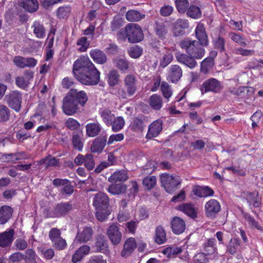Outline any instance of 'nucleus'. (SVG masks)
<instances>
[{
  "instance_id": "nucleus-13",
  "label": "nucleus",
  "mask_w": 263,
  "mask_h": 263,
  "mask_svg": "<svg viewBox=\"0 0 263 263\" xmlns=\"http://www.w3.org/2000/svg\"><path fill=\"white\" fill-rule=\"evenodd\" d=\"M175 57L179 63L184 64L190 69L194 68L197 65L196 58H194L187 53L186 54L177 53L176 54Z\"/></svg>"
},
{
  "instance_id": "nucleus-54",
  "label": "nucleus",
  "mask_w": 263,
  "mask_h": 263,
  "mask_svg": "<svg viewBox=\"0 0 263 263\" xmlns=\"http://www.w3.org/2000/svg\"><path fill=\"white\" fill-rule=\"evenodd\" d=\"M71 11V7L69 6L59 7L57 11V14L59 18H64L67 17Z\"/></svg>"
},
{
  "instance_id": "nucleus-37",
  "label": "nucleus",
  "mask_w": 263,
  "mask_h": 263,
  "mask_svg": "<svg viewBox=\"0 0 263 263\" xmlns=\"http://www.w3.org/2000/svg\"><path fill=\"white\" fill-rule=\"evenodd\" d=\"M145 17V15L138 11L135 10H129L126 12V18L128 21L137 22Z\"/></svg>"
},
{
  "instance_id": "nucleus-2",
  "label": "nucleus",
  "mask_w": 263,
  "mask_h": 263,
  "mask_svg": "<svg viewBox=\"0 0 263 263\" xmlns=\"http://www.w3.org/2000/svg\"><path fill=\"white\" fill-rule=\"evenodd\" d=\"M87 100L88 97L84 91L71 89L63 99V111L67 115H73L79 111L80 106H84Z\"/></svg>"
},
{
  "instance_id": "nucleus-29",
  "label": "nucleus",
  "mask_w": 263,
  "mask_h": 263,
  "mask_svg": "<svg viewBox=\"0 0 263 263\" xmlns=\"http://www.w3.org/2000/svg\"><path fill=\"white\" fill-rule=\"evenodd\" d=\"M128 178L127 172L125 170H121L115 172L108 178V181L111 183L117 182H124Z\"/></svg>"
},
{
  "instance_id": "nucleus-32",
  "label": "nucleus",
  "mask_w": 263,
  "mask_h": 263,
  "mask_svg": "<svg viewBox=\"0 0 263 263\" xmlns=\"http://www.w3.org/2000/svg\"><path fill=\"white\" fill-rule=\"evenodd\" d=\"M194 193L195 195L200 197H206L212 196L214 195V191L208 186H199L194 190Z\"/></svg>"
},
{
  "instance_id": "nucleus-46",
  "label": "nucleus",
  "mask_w": 263,
  "mask_h": 263,
  "mask_svg": "<svg viewBox=\"0 0 263 263\" xmlns=\"http://www.w3.org/2000/svg\"><path fill=\"white\" fill-rule=\"evenodd\" d=\"M124 124V119L122 117H118L116 118H115L111 125H112V130L116 132L122 129Z\"/></svg>"
},
{
  "instance_id": "nucleus-5",
  "label": "nucleus",
  "mask_w": 263,
  "mask_h": 263,
  "mask_svg": "<svg viewBox=\"0 0 263 263\" xmlns=\"http://www.w3.org/2000/svg\"><path fill=\"white\" fill-rule=\"evenodd\" d=\"M120 32L121 34L125 35L130 43L140 42L143 38L141 27L136 24H128L124 29L120 30Z\"/></svg>"
},
{
  "instance_id": "nucleus-59",
  "label": "nucleus",
  "mask_w": 263,
  "mask_h": 263,
  "mask_svg": "<svg viewBox=\"0 0 263 263\" xmlns=\"http://www.w3.org/2000/svg\"><path fill=\"white\" fill-rule=\"evenodd\" d=\"M72 143L73 147L78 150L81 151L83 149V143L81 141L80 136L78 135H74L72 138Z\"/></svg>"
},
{
  "instance_id": "nucleus-50",
  "label": "nucleus",
  "mask_w": 263,
  "mask_h": 263,
  "mask_svg": "<svg viewBox=\"0 0 263 263\" xmlns=\"http://www.w3.org/2000/svg\"><path fill=\"white\" fill-rule=\"evenodd\" d=\"M239 246V242L238 239H231L227 247V251L231 254H234L237 252Z\"/></svg>"
},
{
  "instance_id": "nucleus-24",
  "label": "nucleus",
  "mask_w": 263,
  "mask_h": 263,
  "mask_svg": "<svg viewBox=\"0 0 263 263\" xmlns=\"http://www.w3.org/2000/svg\"><path fill=\"white\" fill-rule=\"evenodd\" d=\"M173 232L176 234L183 233L185 228L184 221L178 217H174L171 221Z\"/></svg>"
},
{
  "instance_id": "nucleus-47",
  "label": "nucleus",
  "mask_w": 263,
  "mask_h": 263,
  "mask_svg": "<svg viewBox=\"0 0 263 263\" xmlns=\"http://www.w3.org/2000/svg\"><path fill=\"white\" fill-rule=\"evenodd\" d=\"M33 27L34 28L33 33L37 37L42 39L45 36V30L43 25L35 22L33 25Z\"/></svg>"
},
{
  "instance_id": "nucleus-7",
  "label": "nucleus",
  "mask_w": 263,
  "mask_h": 263,
  "mask_svg": "<svg viewBox=\"0 0 263 263\" xmlns=\"http://www.w3.org/2000/svg\"><path fill=\"white\" fill-rule=\"evenodd\" d=\"M76 209V206L70 201L58 203L48 213V216L53 218H59L68 215Z\"/></svg>"
},
{
  "instance_id": "nucleus-20",
  "label": "nucleus",
  "mask_w": 263,
  "mask_h": 263,
  "mask_svg": "<svg viewBox=\"0 0 263 263\" xmlns=\"http://www.w3.org/2000/svg\"><path fill=\"white\" fill-rule=\"evenodd\" d=\"M14 234V230L12 229L1 233L0 247H6L10 246L13 241Z\"/></svg>"
},
{
  "instance_id": "nucleus-39",
  "label": "nucleus",
  "mask_w": 263,
  "mask_h": 263,
  "mask_svg": "<svg viewBox=\"0 0 263 263\" xmlns=\"http://www.w3.org/2000/svg\"><path fill=\"white\" fill-rule=\"evenodd\" d=\"M155 31L159 37H164L167 33V26L164 23L156 21L155 22Z\"/></svg>"
},
{
  "instance_id": "nucleus-21",
  "label": "nucleus",
  "mask_w": 263,
  "mask_h": 263,
  "mask_svg": "<svg viewBox=\"0 0 263 263\" xmlns=\"http://www.w3.org/2000/svg\"><path fill=\"white\" fill-rule=\"evenodd\" d=\"M106 137H99L96 138L91 144V152L98 154L101 153L106 145Z\"/></svg>"
},
{
  "instance_id": "nucleus-40",
  "label": "nucleus",
  "mask_w": 263,
  "mask_h": 263,
  "mask_svg": "<svg viewBox=\"0 0 263 263\" xmlns=\"http://www.w3.org/2000/svg\"><path fill=\"white\" fill-rule=\"evenodd\" d=\"M101 117L103 122L107 125H111L115 119V115L108 109H104L101 112Z\"/></svg>"
},
{
  "instance_id": "nucleus-16",
  "label": "nucleus",
  "mask_w": 263,
  "mask_h": 263,
  "mask_svg": "<svg viewBox=\"0 0 263 263\" xmlns=\"http://www.w3.org/2000/svg\"><path fill=\"white\" fill-rule=\"evenodd\" d=\"M94 247L97 252L106 253L108 252L107 240L104 235L99 234L97 236Z\"/></svg>"
},
{
  "instance_id": "nucleus-19",
  "label": "nucleus",
  "mask_w": 263,
  "mask_h": 263,
  "mask_svg": "<svg viewBox=\"0 0 263 263\" xmlns=\"http://www.w3.org/2000/svg\"><path fill=\"white\" fill-rule=\"evenodd\" d=\"M137 247V244L134 238L130 237L124 243L123 249L121 255L123 257L129 256L134 251Z\"/></svg>"
},
{
  "instance_id": "nucleus-9",
  "label": "nucleus",
  "mask_w": 263,
  "mask_h": 263,
  "mask_svg": "<svg viewBox=\"0 0 263 263\" xmlns=\"http://www.w3.org/2000/svg\"><path fill=\"white\" fill-rule=\"evenodd\" d=\"M221 89L222 86L220 82L215 78H210L205 81L200 87L202 94L208 91L217 93L219 92Z\"/></svg>"
},
{
  "instance_id": "nucleus-60",
  "label": "nucleus",
  "mask_w": 263,
  "mask_h": 263,
  "mask_svg": "<svg viewBox=\"0 0 263 263\" xmlns=\"http://www.w3.org/2000/svg\"><path fill=\"white\" fill-rule=\"evenodd\" d=\"M229 36L232 41L237 43L238 44L243 47L246 46L247 44L245 41L244 39L238 34L232 32L229 33Z\"/></svg>"
},
{
  "instance_id": "nucleus-25",
  "label": "nucleus",
  "mask_w": 263,
  "mask_h": 263,
  "mask_svg": "<svg viewBox=\"0 0 263 263\" xmlns=\"http://www.w3.org/2000/svg\"><path fill=\"white\" fill-rule=\"evenodd\" d=\"M13 212V209L8 205L0 207V223L5 224L11 218Z\"/></svg>"
},
{
  "instance_id": "nucleus-22",
  "label": "nucleus",
  "mask_w": 263,
  "mask_h": 263,
  "mask_svg": "<svg viewBox=\"0 0 263 263\" xmlns=\"http://www.w3.org/2000/svg\"><path fill=\"white\" fill-rule=\"evenodd\" d=\"M182 75V71L181 67L177 65H173L170 68L168 79L173 83L178 82Z\"/></svg>"
},
{
  "instance_id": "nucleus-55",
  "label": "nucleus",
  "mask_w": 263,
  "mask_h": 263,
  "mask_svg": "<svg viewBox=\"0 0 263 263\" xmlns=\"http://www.w3.org/2000/svg\"><path fill=\"white\" fill-rule=\"evenodd\" d=\"M213 64V60L211 58H206L201 63L200 70L201 72L206 73L209 69L212 68Z\"/></svg>"
},
{
  "instance_id": "nucleus-33",
  "label": "nucleus",
  "mask_w": 263,
  "mask_h": 263,
  "mask_svg": "<svg viewBox=\"0 0 263 263\" xmlns=\"http://www.w3.org/2000/svg\"><path fill=\"white\" fill-rule=\"evenodd\" d=\"M126 186L122 183H115L110 185L107 189L109 193L112 195H120L125 193Z\"/></svg>"
},
{
  "instance_id": "nucleus-64",
  "label": "nucleus",
  "mask_w": 263,
  "mask_h": 263,
  "mask_svg": "<svg viewBox=\"0 0 263 263\" xmlns=\"http://www.w3.org/2000/svg\"><path fill=\"white\" fill-rule=\"evenodd\" d=\"M16 85L22 89H26L29 86L30 82L26 80L24 77H17L15 78Z\"/></svg>"
},
{
  "instance_id": "nucleus-43",
  "label": "nucleus",
  "mask_w": 263,
  "mask_h": 263,
  "mask_svg": "<svg viewBox=\"0 0 263 263\" xmlns=\"http://www.w3.org/2000/svg\"><path fill=\"white\" fill-rule=\"evenodd\" d=\"M186 14L191 18L197 19L200 17L201 16V12L198 7L191 5L189 7Z\"/></svg>"
},
{
  "instance_id": "nucleus-38",
  "label": "nucleus",
  "mask_w": 263,
  "mask_h": 263,
  "mask_svg": "<svg viewBox=\"0 0 263 263\" xmlns=\"http://www.w3.org/2000/svg\"><path fill=\"white\" fill-rule=\"evenodd\" d=\"M246 198L249 205H251L252 203L254 207L258 208L261 204L259 198L258 197L257 193H248Z\"/></svg>"
},
{
  "instance_id": "nucleus-48",
  "label": "nucleus",
  "mask_w": 263,
  "mask_h": 263,
  "mask_svg": "<svg viewBox=\"0 0 263 263\" xmlns=\"http://www.w3.org/2000/svg\"><path fill=\"white\" fill-rule=\"evenodd\" d=\"M160 88L163 97L168 99L172 95V90L170 85L167 82L163 81L161 83Z\"/></svg>"
},
{
  "instance_id": "nucleus-52",
  "label": "nucleus",
  "mask_w": 263,
  "mask_h": 263,
  "mask_svg": "<svg viewBox=\"0 0 263 263\" xmlns=\"http://www.w3.org/2000/svg\"><path fill=\"white\" fill-rule=\"evenodd\" d=\"M96 217L97 219L100 221H105L110 213L108 208L102 209H100V210L98 209H96Z\"/></svg>"
},
{
  "instance_id": "nucleus-15",
  "label": "nucleus",
  "mask_w": 263,
  "mask_h": 263,
  "mask_svg": "<svg viewBox=\"0 0 263 263\" xmlns=\"http://www.w3.org/2000/svg\"><path fill=\"white\" fill-rule=\"evenodd\" d=\"M162 129V121L157 120L152 123L148 127L146 138L152 139L158 136Z\"/></svg>"
},
{
  "instance_id": "nucleus-42",
  "label": "nucleus",
  "mask_w": 263,
  "mask_h": 263,
  "mask_svg": "<svg viewBox=\"0 0 263 263\" xmlns=\"http://www.w3.org/2000/svg\"><path fill=\"white\" fill-rule=\"evenodd\" d=\"M10 117V110L5 105L0 104V122H7Z\"/></svg>"
},
{
  "instance_id": "nucleus-53",
  "label": "nucleus",
  "mask_w": 263,
  "mask_h": 263,
  "mask_svg": "<svg viewBox=\"0 0 263 263\" xmlns=\"http://www.w3.org/2000/svg\"><path fill=\"white\" fill-rule=\"evenodd\" d=\"M243 216L245 218V219L249 222V225L252 228H256L257 229L263 231V228L262 227L260 226L258 222L255 221L254 217L251 216L250 214L248 213H243Z\"/></svg>"
},
{
  "instance_id": "nucleus-58",
  "label": "nucleus",
  "mask_w": 263,
  "mask_h": 263,
  "mask_svg": "<svg viewBox=\"0 0 263 263\" xmlns=\"http://www.w3.org/2000/svg\"><path fill=\"white\" fill-rule=\"evenodd\" d=\"M26 255H24V259L26 263H37L35 259V253L32 249L26 251Z\"/></svg>"
},
{
  "instance_id": "nucleus-35",
  "label": "nucleus",
  "mask_w": 263,
  "mask_h": 263,
  "mask_svg": "<svg viewBox=\"0 0 263 263\" xmlns=\"http://www.w3.org/2000/svg\"><path fill=\"white\" fill-rule=\"evenodd\" d=\"M101 129L99 123H88L86 126V134L89 137H95L99 134Z\"/></svg>"
},
{
  "instance_id": "nucleus-45",
  "label": "nucleus",
  "mask_w": 263,
  "mask_h": 263,
  "mask_svg": "<svg viewBox=\"0 0 263 263\" xmlns=\"http://www.w3.org/2000/svg\"><path fill=\"white\" fill-rule=\"evenodd\" d=\"M180 210L193 218L196 217V213L193 205L191 204L186 203L180 206Z\"/></svg>"
},
{
  "instance_id": "nucleus-34",
  "label": "nucleus",
  "mask_w": 263,
  "mask_h": 263,
  "mask_svg": "<svg viewBox=\"0 0 263 263\" xmlns=\"http://www.w3.org/2000/svg\"><path fill=\"white\" fill-rule=\"evenodd\" d=\"M39 165L45 164L46 168L50 166L56 167L59 165V159L48 155L38 162Z\"/></svg>"
},
{
  "instance_id": "nucleus-30",
  "label": "nucleus",
  "mask_w": 263,
  "mask_h": 263,
  "mask_svg": "<svg viewBox=\"0 0 263 263\" xmlns=\"http://www.w3.org/2000/svg\"><path fill=\"white\" fill-rule=\"evenodd\" d=\"M148 103L152 109L159 110L162 107V98L160 95L154 94L150 97Z\"/></svg>"
},
{
  "instance_id": "nucleus-62",
  "label": "nucleus",
  "mask_w": 263,
  "mask_h": 263,
  "mask_svg": "<svg viewBox=\"0 0 263 263\" xmlns=\"http://www.w3.org/2000/svg\"><path fill=\"white\" fill-rule=\"evenodd\" d=\"M66 246L67 243L66 240L62 237H60L52 242V247L58 250H64Z\"/></svg>"
},
{
  "instance_id": "nucleus-23",
  "label": "nucleus",
  "mask_w": 263,
  "mask_h": 263,
  "mask_svg": "<svg viewBox=\"0 0 263 263\" xmlns=\"http://www.w3.org/2000/svg\"><path fill=\"white\" fill-rule=\"evenodd\" d=\"M90 251V248L87 245H83L80 247L73 255L72 262L77 263L81 261L84 255H88Z\"/></svg>"
},
{
  "instance_id": "nucleus-6",
  "label": "nucleus",
  "mask_w": 263,
  "mask_h": 263,
  "mask_svg": "<svg viewBox=\"0 0 263 263\" xmlns=\"http://www.w3.org/2000/svg\"><path fill=\"white\" fill-rule=\"evenodd\" d=\"M160 179L162 186L169 193H172L175 191L181 183V179L179 176L166 173L161 174L160 176Z\"/></svg>"
},
{
  "instance_id": "nucleus-1",
  "label": "nucleus",
  "mask_w": 263,
  "mask_h": 263,
  "mask_svg": "<svg viewBox=\"0 0 263 263\" xmlns=\"http://www.w3.org/2000/svg\"><path fill=\"white\" fill-rule=\"evenodd\" d=\"M73 72L78 81L86 85H96L100 81V72L88 57H81L74 62Z\"/></svg>"
},
{
  "instance_id": "nucleus-27",
  "label": "nucleus",
  "mask_w": 263,
  "mask_h": 263,
  "mask_svg": "<svg viewBox=\"0 0 263 263\" xmlns=\"http://www.w3.org/2000/svg\"><path fill=\"white\" fill-rule=\"evenodd\" d=\"M196 36L199 43L206 46L208 45V36L203 25H198L195 30Z\"/></svg>"
},
{
  "instance_id": "nucleus-4",
  "label": "nucleus",
  "mask_w": 263,
  "mask_h": 263,
  "mask_svg": "<svg viewBox=\"0 0 263 263\" xmlns=\"http://www.w3.org/2000/svg\"><path fill=\"white\" fill-rule=\"evenodd\" d=\"M179 45L182 49L185 50L187 54L197 60L202 59L204 55V45H201L197 41L184 39L180 41Z\"/></svg>"
},
{
  "instance_id": "nucleus-10",
  "label": "nucleus",
  "mask_w": 263,
  "mask_h": 263,
  "mask_svg": "<svg viewBox=\"0 0 263 263\" xmlns=\"http://www.w3.org/2000/svg\"><path fill=\"white\" fill-rule=\"evenodd\" d=\"M106 234L110 241L114 245H117L121 242L122 234L117 224L112 223L111 224L108 228Z\"/></svg>"
},
{
  "instance_id": "nucleus-49",
  "label": "nucleus",
  "mask_w": 263,
  "mask_h": 263,
  "mask_svg": "<svg viewBox=\"0 0 263 263\" xmlns=\"http://www.w3.org/2000/svg\"><path fill=\"white\" fill-rule=\"evenodd\" d=\"M214 45L215 49H217L220 52L225 51V40L220 36L216 38L214 41Z\"/></svg>"
},
{
  "instance_id": "nucleus-56",
  "label": "nucleus",
  "mask_w": 263,
  "mask_h": 263,
  "mask_svg": "<svg viewBox=\"0 0 263 263\" xmlns=\"http://www.w3.org/2000/svg\"><path fill=\"white\" fill-rule=\"evenodd\" d=\"M142 49L137 45H135L128 50L129 55L131 58L137 59L139 58L142 53Z\"/></svg>"
},
{
  "instance_id": "nucleus-26",
  "label": "nucleus",
  "mask_w": 263,
  "mask_h": 263,
  "mask_svg": "<svg viewBox=\"0 0 263 263\" xmlns=\"http://www.w3.org/2000/svg\"><path fill=\"white\" fill-rule=\"evenodd\" d=\"M189 27V22L185 19H178L174 24V33L175 36H178L184 34L182 29H187Z\"/></svg>"
},
{
  "instance_id": "nucleus-57",
  "label": "nucleus",
  "mask_w": 263,
  "mask_h": 263,
  "mask_svg": "<svg viewBox=\"0 0 263 263\" xmlns=\"http://www.w3.org/2000/svg\"><path fill=\"white\" fill-rule=\"evenodd\" d=\"M116 66L121 71H125L129 67L128 61L123 58H119L115 61Z\"/></svg>"
},
{
  "instance_id": "nucleus-3",
  "label": "nucleus",
  "mask_w": 263,
  "mask_h": 263,
  "mask_svg": "<svg viewBox=\"0 0 263 263\" xmlns=\"http://www.w3.org/2000/svg\"><path fill=\"white\" fill-rule=\"evenodd\" d=\"M137 89L136 77L133 74H128L124 79V87L118 89L117 95L120 99L126 100L133 96Z\"/></svg>"
},
{
  "instance_id": "nucleus-11",
  "label": "nucleus",
  "mask_w": 263,
  "mask_h": 263,
  "mask_svg": "<svg viewBox=\"0 0 263 263\" xmlns=\"http://www.w3.org/2000/svg\"><path fill=\"white\" fill-rule=\"evenodd\" d=\"M206 216L211 219L214 218L221 209L219 202L216 199H210L204 206Z\"/></svg>"
},
{
  "instance_id": "nucleus-44",
  "label": "nucleus",
  "mask_w": 263,
  "mask_h": 263,
  "mask_svg": "<svg viewBox=\"0 0 263 263\" xmlns=\"http://www.w3.org/2000/svg\"><path fill=\"white\" fill-rule=\"evenodd\" d=\"M157 179L155 176H147L143 180V185L146 190H151L156 185Z\"/></svg>"
},
{
  "instance_id": "nucleus-17",
  "label": "nucleus",
  "mask_w": 263,
  "mask_h": 263,
  "mask_svg": "<svg viewBox=\"0 0 263 263\" xmlns=\"http://www.w3.org/2000/svg\"><path fill=\"white\" fill-rule=\"evenodd\" d=\"M229 92L237 96L248 99L253 95L254 90L252 87H240L238 88L229 89Z\"/></svg>"
},
{
  "instance_id": "nucleus-51",
  "label": "nucleus",
  "mask_w": 263,
  "mask_h": 263,
  "mask_svg": "<svg viewBox=\"0 0 263 263\" xmlns=\"http://www.w3.org/2000/svg\"><path fill=\"white\" fill-rule=\"evenodd\" d=\"M176 7L179 13H184L189 6L187 0H176Z\"/></svg>"
},
{
  "instance_id": "nucleus-61",
  "label": "nucleus",
  "mask_w": 263,
  "mask_h": 263,
  "mask_svg": "<svg viewBox=\"0 0 263 263\" xmlns=\"http://www.w3.org/2000/svg\"><path fill=\"white\" fill-rule=\"evenodd\" d=\"M93 157V155L91 154H88L85 156V166L89 171L93 169L95 166Z\"/></svg>"
},
{
  "instance_id": "nucleus-28",
  "label": "nucleus",
  "mask_w": 263,
  "mask_h": 263,
  "mask_svg": "<svg viewBox=\"0 0 263 263\" xmlns=\"http://www.w3.org/2000/svg\"><path fill=\"white\" fill-rule=\"evenodd\" d=\"M146 119L144 117H135L131 123V129L135 132H142L146 126Z\"/></svg>"
},
{
  "instance_id": "nucleus-31",
  "label": "nucleus",
  "mask_w": 263,
  "mask_h": 263,
  "mask_svg": "<svg viewBox=\"0 0 263 263\" xmlns=\"http://www.w3.org/2000/svg\"><path fill=\"white\" fill-rule=\"evenodd\" d=\"M154 239L155 241L159 245L163 244L166 241V232L162 226H158L156 228Z\"/></svg>"
},
{
  "instance_id": "nucleus-36",
  "label": "nucleus",
  "mask_w": 263,
  "mask_h": 263,
  "mask_svg": "<svg viewBox=\"0 0 263 263\" xmlns=\"http://www.w3.org/2000/svg\"><path fill=\"white\" fill-rule=\"evenodd\" d=\"M22 7L29 12L36 11L39 8V4L37 0H23Z\"/></svg>"
},
{
  "instance_id": "nucleus-41",
  "label": "nucleus",
  "mask_w": 263,
  "mask_h": 263,
  "mask_svg": "<svg viewBox=\"0 0 263 263\" xmlns=\"http://www.w3.org/2000/svg\"><path fill=\"white\" fill-rule=\"evenodd\" d=\"M107 82L110 86L117 85L119 80V74L116 70H111L107 74Z\"/></svg>"
},
{
  "instance_id": "nucleus-18",
  "label": "nucleus",
  "mask_w": 263,
  "mask_h": 263,
  "mask_svg": "<svg viewBox=\"0 0 263 263\" xmlns=\"http://www.w3.org/2000/svg\"><path fill=\"white\" fill-rule=\"evenodd\" d=\"M90 57L93 61L99 64H104L107 61L106 54L102 50L98 49H93L89 52Z\"/></svg>"
},
{
  "instance_id": "nucleus-14",
  "label": "nucleus",
  "mask_w": 263,
  "mask_h": 263,
  "mask_svg": "<svg viewBox=\"0 0 263 263\" xmlns=\"http://www.w3.org/2000/svg\"><path fill=\"white\" fill-rule=\"evenodd\" d=\"M93 230L91 228L86 227L82 231H79L74 241L79 243H86L92 239Z\"/></svg>"
},
{
  "instance_id": "nucleus-12",
  "label": "nucleus",
  "mask_w": 263,
  "mask_h": 263,
  "mask_svg": "<svg viewBox=\"0 0 263 263\" xmlns=\"http://www.w3.org/2000/svg\"><path fill=\"white\" fill-rule=\"evenodd\" d=\"M93 205L95 209H98L99 210L102 209H107L109 205L108 196L102 192L95 194L93 198Z\"/></svg>"
},
{
  "instance_id": "nucleus-63",
  "label": "nucleus",
  "mask_w": 263,
  "mask_h": 263,
  "mask_svg": "<svg viewBox=\"0 0 263 263\" xmlns=\"http://www.w3.org/2000/svg\"><path fill=\"white\" fill-rule=\"evenodd\" d=\"M61 233L57 228H52L49 232V237L52 243L61 237Z\"/></svg>"
},
{
  "instance_id": "nucleus-8",
  "label": "nucleus",
  "mask_w": 263,
  "mask_h": 263,
  "mask_svg": "<svg viewBox=\"0 0 263 263\" xmlns=\"http://www.w3.org/2000/svg\"><path fill=\"white\" fill-rule=\"evenodd\" d=\"M6 101L8 106L16 112L20 110L22 96L17 91H13L5 97Z\"/></svg>"
}]
</instances>
